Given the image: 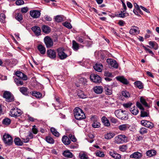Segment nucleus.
I'll list each match as a JSON object with an SVG mask.
<instances>
[{
	"label": "nucleus",
	"mask_w": 159,
	"mask_h": 159,
	"mask_svg": "<svg viewBox=\"0 0 159 159\" xmlns=\"http://www.w3.org/2000/svg\"><path fill=\"white\" fill-rule=\"evenodd\" d=\"M74 114L75 118L77 120H81L85 118V116L83 110L78 107L74 110Z\"/></svg>",
	"instance_id": "nucleus-1"
},
{
	"label": "nucleus",
	"mask_w": 159,
	"mask_h": 159,
	"mask_svg": "<svg viewBox=\"0 0 159 159\" xmlns=\"http://www.w3.org/2000/svg\"><path fill=\"white\" fill-rule=\"evenodd\" d=\"M128 141V138L125 135L120 134L114 138V142L117 144H122Z\"/></svg>",
	"instance_id": "nucleus-2"
},
{
	"label": "nucleus",
	"mask_w": 159,
	"mask_h": 159,
	"mask_svg": "<svg viewBox=\"0 0 159 159\" xmlns=\"http://www.w3.org/2000/svg\"><path fill=\"white\" fill-rule=\"evenodd\" d=\"M125 111H123L121 109L116 110L115 114L116 116L118 118L121 120H126L128 119V116L127 114L125 113Z\"/></svg>",
	"instance_id": "nucleus-3"
},
{
	"label": "nucleus",
	"mask_w": 159,
	"mask_h": 159,
	"mask_svg": "<svg viewBox=\"0 0 159 159\" xmlns=\"http://www.w3.org/2000/svg\"><path fill=\"white\" fill-rule=\"evenodd\" d=\"M59 58L61 60H64L68 57L67 54L64 52L65 49L61 47L57 50Z\"/></svg>",
	"instance_id": "nucleus-4"
},
{
	"label": "nucleus",
	"mask_w": 159,
	"mask_h": 159,
	"mask_svg": "<svg viewBox=\"0 0 159 159\" xmlns=\"http://www.w3.org/2000/svg\"><path fill=\"white\" fill-rule=\"evenodd\" d=\"M22 111L20 109L17 108L12 109L10 112V115L12 117H16L21 115Z\"/></svg>",
	"instance_id": "nucleus-5"
},
{
	"label": "nucleus",
	"mask_w": 159,
	"mask_h": 159,
	"mask_svg": "<svg viewBox=\"0 0 159 159\" xmlns=\"http://www.w3.org/2000/svg\"><path fill=\"white\" fill-rule=\"evenodd\" d=\"M3 97L5 98L7 101L10 102L14 100V96L9 92L5 91L3 93Z\"/></svg>",
	"instance_id": "nucleus-6"
},
{
	"label": "nucleus",
	"mask_w": 159,
	"mask_h": 159,
	"mask_svg": "<svg viewBox=\"0 0 159 159\" xmlns=\"http://www.w3.org/2000/svg\"><path fill=\"white\" fill-rule=\"evenodd\" d=\"M3 140L5 143L8 145H11L13 142L11 136L8 134H5L3 135Z\"/></svg>",
	"instance_id": "nucleus-7"
},
{
	"label": "nucleus",
	"mask_w": 159,
	"mask_h": 159,
	"mask_svg": "<svg viewBox=\"0 0 159 159\" xmlns=\"http://www.w3.org/2000/svg\"><path fill=\"white\" fill-rule=\"evenodd\" d=\"M44 41L47 48H51L53 45V41L49 37L47 36L45 37Z\"/></svg>",
	"instance_id": "nucleus-8"
},
{
	"label": "nucleus",
	"mask_w": 159,
	"mask_h": 159,
	"mask_svg": "<svg viewBox=\"0 0 159 159\" xmlns=\"http://www.w3.org/2000/svg\"><path fill=\"white\" fill-rule=\"evenodd\" d=\"M91 80L95 83H99L101 82V77L98 75L96 74H92L90 76Z\"/></svg>",
	"instance_id": "nucleus-9"
},
{
	"label": "nucleus",
	"mask_w": 159,
	"mask_h": 159,
	"mask_svg": "<svg viewBox=\"0 0 159 159\" xmlns=\"http://www.w3.org/2000/svg\"><path fill=\"white\" fill-rule=\"evenodd\" d=\"M107 62L111 66V67L115 68H117L118 67V64L117 62L114 59H107Z\"/></svg>",
	"instance_id": "nucleus-10"
},
{
	"label": "nucleus",
	"mask_w": 159,
	"mask_h": 159,
	"mask_svg": "<svg viewBox=\"0 0 159 159\" xmlns=\"http://www.w3.org/2000/svg\"><path fill=\"white\" fill-rule=\"evenodd\" d=\"M141 123L142 125L150 129H152L153 127V124L147 120H142L141 121Z\"/></svg>",
	"instance_id": "nucleus-11"
},
{
	"label": "nucleus",
	"mask_w": 159,
	"mask_h": 159,
	"mask_svg": "<svg viewBox=\"0 0 159 159\" xmlns=\"http://www.w3.org/2000/svg\"><path fill=\"white\" fill-rule=\"evenodd\" d=\"M41 14L40 12L38 10H33L30 11V15L34 18H39Z\"/></svg>",
	"instance_id": "nucleus-12"
},
{
	"label": "nucleus",
	"mask_w": 159,
	"mask_h": 159,
	"mask_svg": "<svg viewBox=\"0 0 159 159\" xmlns=\"http://www.w3.org/2000/svg\"><path fill=\"white\" fill-rule=\"evenodd\" d=\"M109 153L114 159H120L121 158V155L113 150L109 151Z\"/></svg>",
	"instance_id": "nucleus-13"
},
{
	"label": "nucleus",
	"mask_w": 159,
	"mask_h": 159,
	"mask_svg": "<svg viewBox=\"0 0 159 159\" xmlns=\"http://www.w3.org/2000/svg\"><path fill=\"white\" fill-rule=\"evenodd\" d=\"M47 56L52 59H54L56 57V53L54 50L49 49L47 51Z\"/></svg>",
	"instance_id": "nucleus-14"
},
{
	"label": "nucleus",
	"mask_w": 159,
	"mask_h": 159,
	"mask_svg": "<svg viewBox=\"0 0 159 159\" xmlns=\"http://www.w3.org/2000/svg\"><path fill=\"white\" fill-rule=\"evenodd\" d=\"M142 156V154L139 152H135L130 155V158L138 159L141 158Z\"/></svg>",
	"instance_id": "nucleus-15"
},
{
	"label": "nucleus",
	"mask_w": 159,
	"mask_h": 159,
	"mask_svg": "<svg viewBox=\"0 0 159 159\" xmlns=\"http://www.w3.org/2000/svg\"><path fill=\"white\" fill-rule=\"evenodd\" d=\"M139 28L137 26H133L130 30L129 33L132 35H134L135 34H139Z\"/></svg>",
	"instance_id": "nucleus-16"
},
{
	"label": "nucleus",
	"mask_w": 159,
	"mask_h": 159,
	"mask_svg": "<svg viewBox=\"0 0 159 159\" xmlns=\"http://www.w3.org/2000/svg\"><path fill=\"white\" fill-rule=\"evenodd\" d=\"M130 126L128 124H124L119 125L118 126V129L121 131H125L127 130Z\"/></svg>",
	"instance_id": "nucleus-17"
},
{
	"label": "nucleus",
	"mask_w": 159,
	"mask_h": 159,
	"mask_svg": "<svg viewBox=\"0 0 159 159\" xmlns=\"http://www.w3.org/2000/svg\"><path fill=\"white\" fill-rule=\"evenodd\" d=\"M16 75L20 78L24 80H27V76L20 71H17L15 73Z\"/></svg>",
	"instance_id": "nucleus-18"
},
{
	"label": "nucleus",
	"mask_w": 159,
	"mask_h": 159,
	"mask_svg": "<svg viewBox=\"0 0 159 159\" xmlns=\"http://www.w3.org/2000/svg\"><path fill=\"white\" fill-rule=\"evenodd\" d=\"M32 30L35 35L39 36L40 34L41 30L40 28L38 26H34L32 28Z\"/></svg>",
	"instance_id": "nucleus-19"
},
{
	"label": "nucleus",
	"mask_w": 159,
	"mask_h": 159,
	"mask_svg": "<svg viewBox=\"0 0 159 159\" xmlns=\"http://www.w3.org/2000/svg\"><path fill=\"white\" fill-rule=\"evenodd\" d=\"M116 78L117 80L120 81L124 84H127L128 83L127 80L123 76H117Z\"/></svg>",
	"instance_id": "nucleus-20"
},
{
	"label": "nucleus",
	"mask_w": 159,
	"mask_h": 159,
	"mask_svg": "<svg viewBox=\"0 0 159 159\" xmlns=\"http://www.w3.org/2000/svg\"><path fill=\"white\" fill-rule=\"evenodd\" d=\"M94 91L97 94H101L103 91V89L101 86H96L93 89Z\"/></svg>",
	"instance_id": "nucleus-21"
},
{
	"label": "nucleus",
	"mask_w": 159,
	"mask_h": 159,
	"mask_svg": "<svg viewBox=\"0 0 159 159\" xmlns=\"http://www.w3.org/2000/svg\"><path fill=\"white\" fill-rule=\"evenodd\" d=\"M62 141L63 143L65 145H68L70 143V141L69 138L66 136H63L62 139Z\"/></svg>",
	"instance_id": "nucleus-22"
},
{
	"label": "nucleus",
	"mask_w": 159,
	"mask_h": 159,
	"mask_svg": "<svg viewBox=\"0 0 159 159\" xmlns=\"http://www.w3.org/2000/svg\"><path fill=\"white\" fill-rule=\"evenodd\" d=\"M28 89L25 87H21L19 88V90L23 94L27 95L29 93Z\"/></svg>",
	"instance_id": "nucleus-23"
},
{
	"label": "nucleus",
	"mask_w": 159,
	"mask_h": 159,
	"mask_svg": "<svg viewBox=\"0 0 159 159\" xmlns=\"http://www.w3.org/2000/svg\"><path fill=\"white\" fill-rule=\"evenodd\" d=\"M102 121L105 126L109 127L110 125L109 120L105 116H103L102 118Z\"/></svg>",
	"instance_id": "nucleus-24"
},
{
	"label": "nucleus",
	"mask_w": 159,
	"mask_h": 159,
	"mask_svg": "<svg viewBox=\"0 0 159 159\" xmlns=\"http://www.w3.org/2000/svg\"><path fill=\"white\" fill-rule=\"evenodd\" d=\"M38 49L40 52L42 54H44L46 52L45 47L41 44H39L38 46Z\"/></svg>",
	"instance_id": "nucleus-25"
},
{
	"label": "nucleus",
	"mask_w": 159,
	"mask_h": 159,
	"mask_svg": "<svg viewBox=\"0 0 159 159\" xmlns=\"http://www.w3.org/2000/svg\"><path fill=\"white\" fill-rule=\"evenodd\" d=\"M17 10L16 11L15 15V18L19 22H21L23 19L22 16L20 13L16 12Z\"/></svg>",
	"instance_id": "nucleus-26"
},
{
	"label": "nucleus",
	"mask_w": 159,
	"mask_h": 159,
	"mask_svg": "<svg viewBox=\"0 0 159 159\" xmlns=\"http://www.w3.org/2000/svg\"><path fill=\"white\" fill-rule=\"evenodd\" d=\"M102 65L101 64H96L93 66L95 70L99 72L102 71Z\"/></svg>",
	"instance_id": "nucleus-27"
},
{
	"label": "nucleus",
	"mask_w": 159,
	"mask_h": 159,
	"mask_svg": "<svg viewBox=\"0 0 159 159\" xmlns=\"http://www.w3.org/2000/svg\"><path fill=\"white\" fill-rule=\"evenodd\" d=\"M156 152L155 150H150L148 151L146 153L147 156L149 157H152L155 155L156 154Z\"/></svg>",
	"instance_id": "nucleus-28"
},
{
	"label": "nucleus",
	"mask_w": 159,
	"mask_h": 159,
	"mask_svg": "<svg viewBox=\"0 0 159 159\" xmlns=\"http://www.w3.org/2000/svg\"><path fill=\"white\" fill-rule=\"evenodd\" d=\"M72 48L73 49L77 51L79 48V44L77 43L75 40H73L72 41Z\"/></svg>",
	"instance_id": "nucleus-29"
},
{
	"label": "nucleus",
	"mask_w": 159,
	"mask_h": 159,
	"mask_svg": "<svg viewBox=\"0 0 159 159\" xmlns=\"http://www.w3.org/2000/svg\"><path fill=\"white\" fill-rule=\"evenodd\" d=\"M105 90L106 94L108 95H110L112 93V91L111 87L108 85H107L105 87Z\"/></svg>",
	"instance_id": "nucleus-30"
},
{
	"label": "nucleus",
	"mask_w": 159,
	"mask_h": 159,
	"mask_svg": "<svg viewBox=\"0 0 159 159\" xmlns=\"http://www.w3.org/2000/svg\"><path fill=\"white\" fill-rule=\"evenodd\" d=\"M63 154L65 157L68 158H70L73 157L72 153L69 150L64 151Z\"/></svg>",
	"instance_id": "nucleus-31"
},
{
	"label": "nucleus",
	"mask_w": 159,
	"mask_h": 159,
	"mask_svg": "<svg viewBox=\"0 0 159 159\" xmlns=\"http://www.w3.org/2000/svg\"><path fill=\"white\" fill-rule=\"evenodd\" d=\"M130 111L133 115H137L139 112L138 108L135 106L131 108Z\"/></svg>",
	"instance_id": "nucleus-32"
},
{
	"label": "nucleus",
	"mask_w": 159,
	"mask_h": 159,
	"mask_svg": "<svg viewBox=\"0 0 159 159\" xmlns=\"http://www.w3.org/2000/svg\"><path fill=\"white\" fill-rule=\"evenodd\" d=\"M42 30L45 33L48 34L51 31V29L47 25H44L42 27Z\"/></svg>",
	"instance_id": "nucleus-33"
},
{
	"label": "nucleus",
	"mask_w": 159,
	"mask_h": 159,
	"mask_svg": "<svg viewBox=\"0 0 159 159\" xmlns=\"http://www.w3.org/2000/svg\"><path fill=\"white\" fill-rule=\"evenodd\" d=\"M79 82L82 85H86L87 82V80L84 78L81 77L79 78Z\"/></svg>",
	"instance_id": "nucleus-34"
},
{
	"label": "nucleus",
	"mask_w": 159,
	"mask_h": 159,
	"mask_svg": "<svg viewBox=\"0 0 159 159\" xmlns=\"http://www.w3.org/2000/svg\"><path fill=\"white\" fill-rule=\"evenodd\" d=\"M115 134L114 133L109 132L107 133L105 135V139H110L113 138Z\"/></svg>",
	"instance_id": "nucleus-35"
},
{
	"label": "nucleus",
	"mask_w": 159,
	"mask_h": 159,
	"mask_svg": "<svg viewBox=\"0 0 159 159\" xmlns=\"http://www.w3.org/2000/svg\"><path fill=\"white\" fill-rule=\"evenodd\" d=\"M125 11H121L120 13L117 14V16L120 18H124L129 15V14L125 12Z\"/></svg>",
	"instance_id": "nucleus-36"
},
{
	"label": "nucleus",
	"mask_w": 159,
	"mask_h": 159,
	"mask_svg": "<svg viewBox=\"0 0 159 159\" xmlns=\"http://www.w3.org/2000/svg\"><path fill=\"white\" fill-rule=\"evenodd\" d=\"M140 101L141 103L146 107H149L147 103L146 99L143 97H141L140 98Z\"/></svg>",
	"instance_id": "nucleus-37"
},
{
	"label": "nucleus",
	"mask_w": 159,
	"mask_h": 159,
	"mask_svg": "<svg viewBox=\"0 0 159 159\" xmlns=\"http://www.w3.org/2000/svg\"><path fill=\"white\" fill-rule=\"evenodd\" d=\"M13 78L14 81L17 86H19L23 84V81H21L20 78H15L14 77Z\"/></svg>",
	"instance_id": "nucleus-38"
},
{
	"label": "nucleus",
	"mask_w": 159,
	"mask_h": 159,
	"mask_svg": "<svg viewBox=\"0 0 159 159\" xmlns=\"http://www.w3.org/2000/svg\"><path fill=\"white\" fill-rule=\"evenodd\" d=\"M150 45L152 47V48H154L155 50H157L158 48V45L155 42L150 41L149 42Z\"/></svg>",
	"instance_id": "nucleus-39"
},
{
	"label": "nucleus",
	"mask_w": 159,
	"mask_h": 159,
	"mask_svg": "<svg viewBox=\"0 0 159 159\" xmlns=\"http://www.w3.org/2000/svg\"><path fill=\"white\" fill-rule=\"evenodd\" d=\"M50 130L52 134L55 136L57 137H59V134L55 128L53 127H52L50 129Z\"/></svg>",
	"instance_id": "nucleus-40"
},
{
	"label": "nucleus",
	"mask_w": 159,
	"mask_h": 159,
	"mask_svg": "<svg viewBox=\"0 0 159 159\" xmlns=\"http://www.w3.org/2000/svg\"><path fill=\"white\" fill-rule=\"evenodd\" d=\"M121 93L122 95L126 98H128L130 97V93L126 90H125L122 91Z\"/></svg>",
	"instance_id": "nucleus-41"
},
{
	"label": "nucleus",
	"mask_w": 159,
	"mask_h": 159,
	"mask_svg": "<svg viewBox=\"0 0 159 159\" xmlns=\"http://www.w3.org/2000/svg\"><path fill=\"white\" fill-rule=\"evenodd\" d=\"M11 122L10 119L7 118L4 119L2 121V124L6 125H9L11 123Z\"/></svg>",
	"instance_id": "nucleus-42"
},
{
	"label": "nucleus",
	"mask_w": 159,
	"mask_h": 159,
	"mask_svg": "<svg viewBox=\"0 0 159 159\" xmlns=\"http://www.w3.org/2000/svg\"><path fill=\"white\" fill-rule=\"evenodd\" d=\"M134 84L139 89H142L143 88V85L142 83L140 81L135 82L134 83Z\"/></svg>",
	"instance_id": "nucleus-43"
},
{
	"label": "nucleus",
	"mask_w": 159,
	"mask_h": 159,
	"mask_svg": "<svg viewBox=\"0 0 159 159\" xmlns=\"http://www.w3.org/2000/svg\"><path fill=\"white\" fill-rule=\"evenodd\" d=\"M32 94L33 96H35L36 98H39L42 97V94L39 92L35 91H33L32 92Z\"/></svg>",
	"instance_id": "nucleus-44"
},
{
	"label": "nucleus",
	"mask_w": 159,
	"mask_h": 159,
	"mask_svg": "<svg viewBox=\"0 0 159 159\" xmlns=\"http://www.w3.org/2000/svg\"><path fill=\"white\" fill-rule=\"evenodd\" d=\"M15 143L17 145H22L23 143L21 141L20 139L18 138H16L14 140Z\"/></svg>",
	"instance_id": "nucleus-45"
},
{
	"label": "nucleus",
	"mask_w": 159,
	"mask_h": 159,
	"mask_svg": "<svg viewBox=\"0 0 159 159\" xmlns=\"http://www.w3.org/2000/svg\"><path fill=\"white\" fill-rule=\"evenodd\" d=\"M6 16L5 15L2 13L0 15V20L2 23H4L5 22Z\"/></svg>",
	"instance_id": "nucleus-46"
},
{
	"label": "nucleus",
	"mask_w": 159,
	"mask_h": 159,
	"mask_svg": "<svg viewBox=\"0 0 159 159\" xmlns=\"http://www.w3.org/2000/svg\"><path fill=\"white\" fill-rule=\"evenodd\" d=\"M46 140L48 143L51 144H53L54 142L53 139L49 136L47 137L46 138Z\"/></svg>",
	"instance_id": "nucleus-47"
},
{
	"label": "nucleus",
	"mask_w": 159,
	"mask_h": 159,
	"mask_svg": "<svg viewBox=\"0 0 159 159\" xmlns=\"http://www.w3.org/2000/svg\"><path fill=\"white\" fill-rule=\"evenodd\" d=\"M95 153L96 156L98 157H103L105 156V154L103 152L99 151H97Z\"/></svg>",
	"instance_id": "nucleus-48"
},
{
	"label": "nucleus",
	"mask_w": 159,
	"mask_h": 159,
	"mask_svg": "<svg viewBox=\"0 0 159 159\" xmlns=\"http://www.w3.org/2000/svg\"><path fill=\"white\" fill-rule=\"evenodd\" d=\"M62 25L63 26L69 29H70L72 28V26L71 24L70 23L66 21L63 23Z\"/></svg>",
	"instance_id": "nucleus-49"
},
{
	"label": "nucleus",
	"mask_w": 159,
	"mask_h": 159,
	"mask_svg": "<svg viewBox=\"0 0 159 159\" xmlns=\"http://www.w3.org/2000/svg\"><path fill=\"white\" fill-rule=\"evenodd\" d=\"M78 96L82 98H86V96L84 94L83 92L81 91H78Z\"/></svg>",
	"instance_id": "nucleus-50"
},
{
	"label": "nucleus",
	"mask_w": 159,
	"mask_h": 159,
	"mask_svg": "<svg viewBox=\"0 0 159 159\" xmlns=\"http://www.w3.org/2000/svg\"><path fill=\"white\" fill-rule=\"evenodd\" d=\"M76 40L79 42L82 43L83 44L84 43L83 38L82 36H77L76 37Z\"/></svg>",
	"instance_id": "nucleus-51"
},
{
	"label": "nucleus",
	"mask_w": 159,
	"mask_h": 159,
	"mask_svg": "<svg viewBox=\"0 0 159 159\" xmlns=\"http://www.w3.org/2000/svg\"><path fill=\"white\" fill-rule=\"evenodd\" d=\"M127 149V147L126 145H122L119 147L120 150L123 152L126 151Z\"/></svg>",
	"instance_id": "nucleus-52"
},
{
	"label": "nucleus",
	"mask_w": 159,
	"mask_h": 159,
	"mask_svg": "<svg viewBox=\"0 0 159 159\" xmlns=\"http://www.w3.org/2000/svg\"><path fill=\"white\" fill-rule=\"evenodd\" d=\"M100 125L101 124L99 122L95 121L93 123L92 126L94 128H98L100 127Z\"/></svg>",
	"instance_id": "nucleus-53"
},
{
	"label": "nucleus",
	"mask_w": 159,
	"mask_h": 159,
	"mask_svg": "<svg viewBox=\"0 0 159 159\" xmlns=\"http://www.w3.org/2000/svg\"><path fill=\"white\" fill-rule=\"evenodd\" d=\"M56 21L58 22H61L63 21L62 17L60 15L57 16L55 18Z\"/></svg>",
	"instance_id": "nucleus-54"
},
{
	"label": "nucleus",
	"mask_w": 159,
	"mask_h": 159,
	"mask_svg": "<svg viewBox=\"0 0 159 159\" xmlns=\"http://www.w3.org/2000/svg\"><path fill=\"white\" fill-rule=\"evenodd\" d=\"M143 47L144 49L147 52H149V54H150L152 56H153L154 55V53L149 49L148 48L144 46H143Z\"/></svg>",
	"instance_id": "nucleus-55"
},
{
	"label": "nucleus",
	"mask_w": 159,
	"mask_h": 159,
	"mask_svg": "<svg viewBox=\"0 0 159 159\" xmlns=\"http://www.w3.org/2000/svg\"><path fill=\"white\" fill-rule=\"evenodd\" d=\"M147 129L145 128H141L139 130V133L142 134L147 133Z\"/></svg>",
	"instance_id": "nucleus-56"
},
{
	"label": "nucleus",
	"mask_w": 159,
	"mask_h": 159,
	"mask_svg": "<svg viewBox=\"0 0 159 159\" xmlns=\"http://www.w3.org/2000/svg\"><path fill=\"white\" fill-rule=\"evenodd\" d=\"M148 114L146 111H144V110H142L141 111V116L142 117L148 116Z\"/></svg>",
	"instance_id": "nucleus-57"
},
{
	"label": "nucleus",
	"mask_w": 159,
	"mask_h": 159,
	"mask_svg": "<svg viewBox=\"0 0 159 159\" xmlns=\"http://www.w3.org/2000/svg\"><path fill=\"white\" fill-rule=\"evenodd\" d=\"M69 138L72 142H75L77 140L74 135H73L72 134H70L69 135Z\"/></svg>",
	"instance_id": "nucleus-58"
},
{
	"label": "nucleus",
	"mask_w": 159,
	"mask_h": 159,
	"mask_svg": "<svg viewBox=\"0 0 159 159\" xmlns=\"http://www.w3.org/2000/svg\"><path fill=\"white\" fill-rule=\"evenodd\" d=\"M104 75L106 77H113L112 74L107 71H106L104 72Z\"/></svg>",
	"instance_id": "nucleus-59"
},
{
	"label": "nucleus",
	"mask_w": 159,
	"mask_h": 159,
	"mask_svg": "<svg viewBox=\"0 0 159 159\" xmlns=\"http://www.w3.org/2000/svg\"><path fill=\"white\" fill-rule=\"evenodd\" d=\"M79 156L81 159H87L88 157L84 153H80Z\"/></svg>",
	"instance_id": "nucleus-60"
},
{
	"label": "nucleus",
	"mask_w": 159,
	"mask_h": 159,
	"mask_svg": "<svg viewBox=\"0 0 159 159\" xmlns=\"http://www.w3.org/2000/svg\"><path fill=\"white\" fill-rule=\"evenodd\" d=\"M25 2L22 0H17L16 1V4L17 5L19 6L23 5L24 4Z\"/></svg>",
	"instance_id": "nucleus-61"
},
{
	"label": "nucleus",
	"mask_w": 159,
	"mask_h": 159,
	"mask_svg": "<svg viewBox=\"0 0 159 159\" xmlns=\"http://www.w3.org/2000/svg\"><path fill=\"white\" fill-rule=\"evenodd\" d=\"M136 106L138 108H139L140 110H144V108L142 106V104L140 103L137 102H136Z\"/></svg>",
	"instance_id": "nucleus-62"
},
{
	"label": "nucleus",
	"mask_w": 159,
	"mask_h": 159,
	"mask_svg": "<svg viewBox=\"0 0 159 159\" xmlns=\"http://www.w3.org/2000/svg\"><path fill=\"white\" fill-rule=\"evenodd\" d=\"M32 131L33 133L35 134H36L38 132V130L36 128V126L34 125L33 126V128H32Z\"/></svg>",
	"instance_id": "nucleus-63"
},
{
	"label": "nucleus",
	"mask_w": 159,
	"mask_h": 159,
	"mask_svg": "<svg viewBox=\"0 0 159 159\" xmlns=\"http://www.w3.org/2000/svg\"><path fill=\"white\" fill-rule=\"evenodd\" d=\"M28 11V8L27 7L22 8L21 11L22 13H25Z\"/></svg>",
	"instance_id": "nucleus-64"
}]
</instances>
